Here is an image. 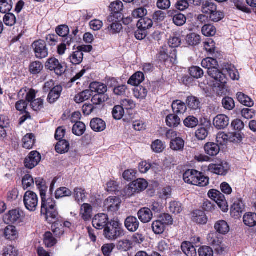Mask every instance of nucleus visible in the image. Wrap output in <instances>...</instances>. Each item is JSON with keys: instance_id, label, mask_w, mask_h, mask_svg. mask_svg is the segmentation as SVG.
Returning <instances> with one entry per match:
<instances>
[{"instance_id": "1", "label": "nucleus", "mask_w": 256, "mask_h": 256, "mask_svg": "<svg viewBox=\"0 0 256 256\" xmlns=\"http://www.w3.org/2000/svg\"><path fill=\"white\" fill-rule=\"evenodd\" d=\"M201 64L203 68L208 70V74L209 76L218 82V87L222 94L224 91L226 90L228 78L226 75L217 68V60L214 58H206L202 60Z\"/></svg>"}, {"instance_id": "2", "label": "nucleus", "mask_w": 256, "mask_h": 256, "mask_svg": "<svg viewBox=\"0 0 256 256\" xmlns=\"http://www.w3.org/2000/svg\"><path fill=\"white\" fill-rule=\"evenodd\" d=\"M184 182L199 186H206L209 183V178L194 170H188L183 174Z\"/></svg>"}, {"instance_id": "3", "label": "nucleus", "mask_w": 256, "mask_h": 256, "mask_svg": "<svg viewBox=\"0 0 256 256\" xmlns=\"http://www.w3.org/2000/svg\"><path fill=\"white\" fill-rule=\"evenodd\" d=\"M203 14L208 15L210 20L214 22H218L224 18L222 12L217 10V6L212 1H206L202 6Z\"/></svg>"}, {"instance_id": "4", "label": "nucleus", "mask_w": 256, "mask_h": 256, "mask_svg": "<svg viewBox=\"0 0 256 256\" xmlns=\"http://www.w3.org/2000/svg\"><path fill=\"white\" fill-rule=\"evenodd\" d=\"M38 195L32 191L28 190L24 196V202L26 208L30 212H34L38 206Z\"/></svg>"}, {"instance_id": "5", "label": "nucleus", "mask_w": 256, "mask_h": 256, "mask_svg": "<svg viewBox=\"0 0 256 256\" xmlns=\"http://www.w3.org/2000/svg\"><path fill=\"white\" fill-rule=\"evenodd\" d=\"M34 56L38 59H43L48 55V50L46 42L39 40L34 42L32 44Z\"/></svg>"}, {"instance_id": "6", "label": "nucleus", "mask_w": 256, "mask_h": 256, "mask_svg": "<svg viewBox=\"0 0 256 256\" xmlns=\"http://www.w3.org/2000/svg\"><path fill=\"white\" fill-rule=\"evenodd\" d=\"M208 196L217 204L223 212H226L228 210V205L225 196L220 191L212 190L208 192Z\"/></svg>"}, {"instance_id": "7", "label": "nucleus", "mask_w": 256, "mask_h": 256, "mask_svg": "<svg viewBox=\"0 0 256 256\" xmlns=\"http://www.w3.org/2000/svg\"><path fill=\"white\" fill-rule=\"evenodd\" d=\"M105 237L110 240H116L124 234L123 230L118 226V222H114L112 226H106L104 230Z\"/></svg>"}, {"instance_id": "8", "label": "nucleus", "mask_w": 256, "mask_h": 256, "mask_svg": "<svg viewBox=\"0 0 256 256\" xmlns=\"http://www.w3.org/2000/svg\"><path fill=\"white\" fill-rule=\"evenodd\" d=\"M121 200L116 196H110L104 202V207L108 212L114 214L120 208Z\"/></svg>"}, {"instance_id": "9", "label": "nucleus", "mask_w": 256, "mask_h": 256, "mask_svg": "<svg viewBox=\"0 0 256 256\" xmlns=\"http://www.w3.org/2000/svg\"><path fill=\"white\" fill-rule=\"evenodd\" d=\"M46 68L50 70H54L58 76H61L65 72L64 68L55 58H49L46 62Z\"/></svg>"}, {"instance_id": "10", "label": "nucleus", "mask_w": 256, "mask_h": 256, "mask_svg": "<svg viewBox=\"0 0 256 256\" xmlns=\"http://www.w3.org/2000/svg\"><path fill=\"white\" fill-rule=\"evenodd\" d=\"M40 160V154L36 151H32L25 158L24 164L26 168L32 169L38 164Z\"/></svg>"}, {"instance_id": "11", "label": "nucleus", "mask_w": 256, "mask_h": 256, "mask_svg": "<svg viewBox=\"0 0 256 256\" xmlns=\"http://www.w3.org/2000/svg\"><path fill=\"white\" fill-rule=\"evenodd\" d=\"M108 22L110 24L108 29L110 34H116L120 32L122 27L116 15H110L108 18Z\"/></svg>"}, {"instance_id": "12", "label": "nucleus", "mask_w": 256, "mask_h": 256, "mask_svg": "<svg viewBox=\"0 0 256 256\" xmlns=\"http://www.w3.org/2000/svg\"><path fill=\"white\" fill-rule=\"evenodd\" d=\"M230 168L228 164L226 162H222L220 164H210L208 170L210 172L221 176L226 175Z\"/></svg>"}, {"instance_id": "13", "label": "nucleus", "mask_w": 256, "mask_h": 256, "mask_svg": "<svg viewBox=\"0 0 256 256\" xmlns=\"http://www.w3.org/2000/svg\"><path fill=\"white\" fill-rule=\"evenodd\" d=\"M244 210V204L240 198L234 200L230 208V214L234 218H238Z\"/></svg>"}, {"instance_id": "14", "label": "nucleus", "mask_w": 256, "mask_h": 256, "mask_svg": "<svg viewBox=\"0 0 256 256\" xmlns=\"http://www.w3.org/2000/svg\"><path fill=\"white\" fill-rule=\"evenodd\" d=\"M108 218L107 214H100L94 216L92 219V226L96 229L102 230L108 224Z\"/></svg>"}, {"instance_id": "15", "label": "nucleus", "mask_w": 256, "mask_h": 256, "mask_svg": "<svg viewBox=\"0 0 256 256\" xmlns=\"http://www.w3.org/2000/svg\"><path fill=\"white\" fill-rule=\"evenodd\" d=\"M229 124V118L225 114H220L216 116L214 119V126L218 130L226 128Z\"/></svg>"}, {"instance_id": "16", "label": "nucleus", "mask_w": 256, "mask_h": 256, "mask_svg": "<svg viewBox=\"0 0 256 256\" xmlns=\"http://www.w3.org/2000/svg\"><path fill=\"white\" fill-rule=\"evenodd\" d=\"M42 205L41 212H46L47 210H50L56 208V202L52 198H47L46 194L41 196Z\"/></svg>"}, {"instance_id": "17", "label": "nucleus", "mask_w": 256, "mask_h": 256, "mask_svg": "<svg viewBox=\"0 0 256 256\" xmlns=\"http://www.w3.org/2000/svg\"><path fill=\"white\" fill-rule=\"evenodd\" d=\"M124 226L129 232H135L139 228L140 222L136 217L130 216L125 220Z\"/></svg>"}, {"instance_id": "18", "label": "nucleus", "mask_w": 256, "mask_h": 256, "mask_svg": "<svg viewBox=\"0 0 256 256\" xmlns=\"http://www.w3.org/2000/svg\"><path fill=\"white\" fill-rule=\"evenodd\" d=\"M138 216L142 222L147 223L152 220L153 214L150 208H143L138 211Z\"/></svg>"}, {"instance_id": "19", "label": "nucleus", "mask_w": 256, "mask_h": 256, "mask_svg": "<svg viewBox=\"0 0 256 256\" xmlns=\"http://www.w3.org/2000/svg\"><path fill=\"white\" fill-rule=\"evenodd\" d=\"M84 58L83 52L76 50L72 52L67 58V60L73 65H78L82 63Z\"/></svg>"}, {"instance_id": "20", "label": "nucleus", "mask_w": 256, "mask_h": 256, "mask_svg": "<svg viewBox=\"0 0 256 256\" xmlns=\"http://www.w3.org/2000/svg\"><path fill=\"white\" fill-rule=\"evenodd\" d=\"M92 208L90 204L86 203L82 204L80 210V216L84 221L92 218Z\"/></svg>"}, {"instance_id": "21", "label": "nucleus", "mask_w": 256, "mask_h": 256, "mask_svg": "<svg viewBox=\"0 0 256 256\" xmlns=\"http://www.w3.org/2000/svg\"><path fill=\"white\" fill-rule=\"evenodd\" d=\"M62 90V88L60 86H56L50 92L47 100L50 104L54 103L60 96Z\"/></svg>"}, {"instance_id": "22", "label": "nucleus", "mask_w": 256, "mask_h": 256, "mask_svg": "<svg viewBox=\"0 0 256 256\" xmlns=\"http://www.w3.org/2000/svg\"><path fill=\"white\" fill-rule=\"evenodd\" d=\"M88 193L86 190L81 187L74 188V198L79 204L83 202L87 198Z\"/></svg>"}, {"instance_id": "23", "label": "nucleus", "mask_w": 256, "mask_h": 256, "mask_svg": "<svg viewBox=\"0 0 256 256\" xmlns=\"http://www.w3.org/2000/svg\"><path fill=\"white\" fill-rule=\"evenodd\" d=\"M90 91L95 92L96 94H105V93L108 90L107 86L102 82H92L90 84Z\"/></svg>"}, {"instance_id": "24", "label": "nucleus", "mask_w": 256, "mask_h": 256, "mask_svg": "<svg viewBox=\"0 0 256 256\" xmlns=\"http://www.w3.org/2000/svg\"><path fill=\"white\" fill-rule=\"evenodd\" d=\"M204 150L207 154L210 156H215L219 153L220 148L218 144L209 142L205 144Z\"/></svg>"}, {"instance_id": "25", "label": "nucleus", "mask_w": 256, "mask_h": 256, "mask_svg": "<svg viewBox=\"0 0 256 256\" xmlns=\"http://www.w3.org/2000/svg\"><path fill=\"white\" fill-rule=\"evenodd\" d=\"M46 211V212H42L41 214L46 216V220L48 223L52 224L60 220V216L56 208L50 210H47Z\"/></svg>"}, {"instance_id": "26", "label": "nucleus", "mask_w": 256, "mask_h": 256, "mask_svg": "<svg viewBox=\"0 0 256 256\" xmlns=\"http://www.w3.org/2000/svg\"><path fill=\"white\" fill-rule=\"evenodd\" d=\"M192 220L200 224H204L207 222L208 218L204 212L200 210H196L192 213Z\"/></svg>"}, {"instance_id": "27", "label": "nucleus", "mask_w": 256, "mask_h": 256, "mask_svg": "<svg viewBox=\"0 0 256 256\" xmlns=\"http://www.w3.org/2000/svg\"><path fill=\"white\" fill-rule=\"evenodd\" d=\"M90 126L95 132H100L104 130L106 128V122L100 118H93L90 123Z\"/></svg>"}, {"instance_id": "28", "label": "nucleus", "mask_w": 256, "mask_h": 256, "mask_svg": "<svg viewBox=\"0 0 256 256\" xmlns=\"http://www.w3.org/2000/svg\"><path fill=\"white\" fill-rule=\"evenodd\" d=\"M22 214V212L19 210H12L5 215L4 219L8 222L14 223L20 220Z\"/></svg>"}, {"instance_id": "29", "label": "nucleus", "mask_w": 256, "mask_h": 256, "mask_svg": "<svg viewBox=\"0 0 256 256\" xmlns=\"http://www.w3.org/2000/svg\"><path fill=\"white\" fill-rule=\"evenodd\" d=\"M38 91L32 89H27L26 88L21 89L18 92V96H23L26 93V100L27 102H31L35 100Z\"/></svg>"}, {"instance_id": "30", "label": "nucleus", "mask_w": 256, "mask_h": 256, "mask_svg": "<svg viewBox=\"0 0 256 256\" xmlns=\"http://www.w3.org/2000/svg\"><path fill=\"white\" fill-rule=\"evenodd\" d=\"M52 230L56 236L60 237L62 236L64 232L63 222L60 220L52 223Z\"/></svg>"}, {"instance_id": "31", "label": "nucleus", "mask_w": 256, "mask_h": 256, "mask_svg": "<svg viewBox=\"0 0 256 256\" xmlns=\"http://www.w3.org/2000/svg\"><path fill=\"white\" fill-rule=\"evenodd\" d=\"M4 234L6 239L13 240L17 238L18 232L15 226H8L4 229Z\"/></svg>"}, {"instance_id": "32", "label": "nucleus", "mask_w": 256, "mask_h": 256, "mask_svg": "<svg viewBox=\"0 0 256 256\" xmlns=\"http://www.w3.org/2000/svg\"><path fill=\"white\" fill-rule=\"evenodd\" d=\"M214 228L217 232L220 234H225L230 230V227L228 223L224 220H220L214 224Z\"/></svg>"}, {"instance_id": "33", "label": "nucleus", "mask_w": 256, "mask_h": 256, "mask_svg": "<svg viewBox=\"0 0 256 256\" xmlns=\"http://www.w3.org/2000/svg\"><path fill=\"white\" fill-rule=\"evenodd\" d=\"M182 252L187 256H196V250L192 244L188 242H183L181 246Z\"/></svg>"}, {"instance_id": "34", "label": "nucleus", "mask_w": 256, "mask_h": 256, "mask_svg": "<svg viewBox=\"0 0 256 256\" xmlns=\"http://www.w3.org/2000/svg\"><path fill=\"white\" fill-rule=\"evenodd\" d=\"M22 146L26 149H31L32 148L35 143V136L32 134H26L22 140Z\"/></svg>"}, {"instance_id": "35", "label": "nucleus", "mask_w": 256, "mask_h": 256, "mask_svg": "<svg viewBox=\"0 0 256 256\" xmlns=\"http://www.w3.org/2000/svg\"><path fill=\"white\" fill-rule=\"evenodd\" d=\"M112 11L110 15H116L117 18H120V12L123 10V4L120 0H117L112 2L110 6Z\"/></svg>"}, {"instance_id": "36", "label": "nucleus", "mask_w": 256, "mask_h": 256, "mask_svg": "<svg viewBox=\"0 0 256 256\" xmlns=\"http://www.w3.org/2000/svg\"><path fill=\"white\" fill-rule=\"evenodd\" d=\"M144 74L142 72H138L130 78L128 82L132 86H138L144 81Z\"/></svg>"}, {"instance_id": "37", "label": "nucleus", "mask_w": 256, "mask_h": 256, "mask_svg": "<svg viewBox=\"0 0 256 256\" xmlns=\"http://www.w3.org/2000/svg\"><path fill=\"white\" fill-rule=\"evenodd\" d=\"M186 40L188 45L196 46L200 42L201 38L200 36L197 34L190 33L186 36Z\"/></svg>"}, {"instance_id": "38", "label": "nucleus", "mask_w": 256, "mask_h": 256, "mask_svg": "<svg viewBox=\"0 0 256 256\" xmlns=\"http://www.w3.org/2000/svg\"><path fill=\"white\" fill-rule=\"evenodd\" d=\"M130 184L137 193L144 190L148 186V182L142 178L134 180Z\"/></svg>"}, {"instance_id": "39", "label": "nucleus", "mask_w": 256, "mask_h": 256, "mask_svg": "<svg viewBox=\"0 0 256 256\" xmlns=\"http://www.w3.org/2000/svg\"><path fill=\"white\" fill-rule=\"evenodd\" d=\"M172 106L174 112L176 114H184L186 110L185 103L180 100L174 101Z\"/></svg>"}, {"instance_id": "40", "label": "nucleus", "mask_w": 256, "mask_h": 256, "mask_svg": "<svg viewBox=\"0 0 256 256\" xmlns=\"http://www.w3.org/2000/svg\"><path fill=\"white\" fill-rule=\"evenodd\" d=\"M237 99L240 103L245 106L251 107L254 106V101L248 96L242 92H238L236 94Z\"/></svg>"}, {"instance_id": "41", "label": "nucleus", "mask_w": 256, "mask_h": 256, "mask_svg": "<svg viewBox=\"0 0 256 256\" xmlns=\"http://www.w3.org/2000/svg\"><path fill=\"white\" fill-rule=\"evenodd\" d=\"M243 220L244 224L250 227H252L256 226V214L248 212L246 214Z\"/></svg>"}, {"instance_id": "42", "label": "nucleus", "mask_w": 256, "mask_h": 256, "mask_svg": "<svg viewBox=\"0 0 256 256\" xmlns=\"http://www.w3.org/2000/svg\"><path fill=\"white\" fill-rule=\"evenodd\" d=\"M92 95V92L90 90H86L76 94L74 100L76 103L80 104L88 100Z\"/></svg>"}, {"instance_id": "43", "label": "nucleus", "mask_w": 256, "mask_h": 256, "mask_svg": "<svg viewBox=\"0 0 256 256\" xmlns=\"http://www.w3.org/2000/svg\"><path fill=\"white\" fill-rule=\"evenodd\" d=\"M223 70L228 72L232 80L238 79V72L234 66L227 64L224 66Z\"/></svg>"}, {"instance_id": "44", "label": "nucleus", "mask_w": 256, "mask_h": 256, "mask_svg": "<svg viewBox=\"0 0 256 256\" xmlns=\"http://www.w3.org/2000/svg\"><path fill=\"white\" fill-rule=\"evenodd\" d=\"M148 90L142 86H137L134 89V94L136 98L144 100L148 95Z\"/></svg>"}, {"instance_id": "45", "label": "nucleus", "mask_w": 256, "mask_h": 256, "mask_svg": "<svg viewBox=\"0 0 256 256\" xmlns=\"http://www.w3.org/2000/svg\"><path fill=\"white\" fill-rule=\"evenodd\" d=\"M86 128V125L84 122H76L73 126L72 132L74 134L77 136H81L85 132Z\"/></svg>"}, {"instance_id": "46", "label": "nucleus", "mask_w": 256, "mask_h": 256, "mask_svg": "<svg viewBox=\"0 0 256 256\" xmlns=\"http://www.w3.org/2000/svg\"><path fill=\"white\" fill-rule=\"evenodd\" d=\"M56 146V150L59 154L65 153L69 150L70 144L66 140H58Z\"/></svg>"}, {"instance_id": "47", "label": "nucleus", "mask_w": 256, "mask_h": 256, "mask_svg": "<svg viewBox=\"0 0 256 256\" xmlns=\"http://www.w3.org/2000/svg\"><path fill=\"white\" fill-rule=\"evenodd\" d=\"M166 123L170 127H176L180 124V119L178 116L170 114L166 116Z\"/></svg>"}, {"instance_id": "48", "label": "nucleus", "mask_w": 256, "mask_h": 256, "mask_svg": "<svg viewBox=\"0 0 256 256\" xmlns=\"http://www.w3.org/2000/svg\"><path fill=\"white\" fill-rule=\"evenodd\" d=\"M44 242L47 247L50 248L56 244L57 240L51 232H47L44 236Z\"/></svg>"}, {"instance_id": "49", "label": "nucleus", "mask_w": 256, "mask_h": 256, "mask_svg": "<svg viewBox=\"0 0 256 256\" xmlns=\"http://www.w3.org/2000/svg\"><path fill=\"white\" fill-rule=\"evenodd\" d=\"M44 97L42 96L31 102L30 106L33 110L39 112L44 108Z\"/></svg>"}, {"instance_id": "50", "label": "nucleus", "mask_w": 256, "mask_h": 256, "mask_svg": "<svg viewBox=\"0 0 256 256\" xmlns=\"http://www.w3.org/2000/svg\"><path fill=\"white\" fill-rule=\"evenodd\" d=\"M152 25V20L148 18H142L137 23V26L138 28H142L145 30L150 28Z\"/></svg>"}, {"instance_id": "51", "label": "nucleus", "mask_w": 256, "mask_h": 256, "mask_svg": "<svg viewBox=\"0 0 256 256\" xmlns=\"http://www.w3.org/2000/svg\"><path fill=\"white\" fill-rule=\"evenodd\" d=\"M72 194V192L68 188L60 187L55 192V198L56 199H59L66 196H70Z\"/></svg>"}, {"instance_id": "52", "label": "nucleus", "mask_w": 256, "mask_h": 256, "mask_svg": "<svg viewBox=\"0 0 256 256\" xmlns=\"http://www.w3.org/2000/svg\"><path fill=\"white\" fill-rule=\"evenodd\" d=\"M184 140L180 138H177L171 140L170 147L172 150L178 151L182 150L184 148Z\"/></svg>"}, {"instance_id": "53", "label": "nucleus", "mask_w": 256, "mask_h": 256, "mask_svg": "<svg viewBox=\"0 0 256 256\" xmlns=\"http://www.w3.org/2000/svg\"><path fill=\"white\" fill-rule=\"evenodd\" d=\"M35 182L38 188L40 190V196L46 194L48 186H46V182L44 179L41 178H38L35 179Z\"/></svg>"}, {"instance_id": "54", "label": "nucleus", "mask_w": 256, "mask_h": 256, "mask_svg": "<svg viewBox=\"0 0 256 256\" xmlns=\"http://www.w3.org/2000/svg\"><path fill=\"white\" fill-rule=\"evenodd\" d=\"M202 34L206 36H212L216 34V27L210 24L204 25L202 28Z\"/></svg>"}, {"instance_id": "55", "label": "nucleus", "mask_w": 256, "mask_h": 256, "mask_svg": "<svg viewBox=\"0 0 256 256\" xmlns=\"http://www.w3.org/2000/svg\"><path fill=\"white\" fill-rule=\"evenodd\" d=\"M152 227L153 232L156 234H162L166 228L164 224L160 220L154 221L152 224Z\"/></svg>"}, {"instance_id": "56", "label": "nucleus", "mask_w": 256, "mask_h": 256, "mask_svg": "<svg viewBox=\"0 0 256 256\" xmlns=\"http://www.w3.org/2000/svg\"><path fill=\"white\" fill-rule=\"evenodd\" d=\"M232 135L234 136V133L226 134L224 132H219L216 136V141L220 144H224L228 141H232V140L230 138Z\"/></svg>"}, {"instance_id": "57", "label": "nucleus", "mask_w": 256, "mask_h": 256, "mask_svg": "<svg viewBox=\"0 0 256 256\" xmlns=\"http://www.w3.org/2000/svg\"><path fill=\"white\" fill-rule=\"evenodd\" d=\"M30 71L33 74H39L43 69L44 66L42 63L39 61H35L30 64Z\"/></svg>"}, {"instance_id": "58", "label": "nucleus", "mask_w": 256, "mask_h": 256, "mask_svg": "<svg viewBox=\"0 0 256 256\" xmlns=\"http://www.w3.org/2000/svg\"><path fill=\"white\" fill-rule=\"evenodd\" d=\"M186 104L189 108L196 110L200 108V102L197 98L190 96L187 98Z\"/></svg>"}, {"instance_id": "59", "label": "nucleus", "mask_w": 256, "mask_h": 256, "mask_svg": "<svg viewBox=\"0 0 256 256\" xmlns=\"http://www.w3.org/2000/svg\"><path fill=\"white\" fill-rule=\"evenodd\" d=\"M12 8V0H2L0 2V12L6 14L9 12Z\"/></svg>"}, {"instance_id": "60", "label": "nucleus", "mask_w": 256, "mask_h": 256, "mask_svg": "<svg viewBox=\"0 0 256 256\" xmlns=\"http://www.w3.org/2000/svg\"><path fill=\"white\" fill-rule=\"evenodd\" d=\"M108 98L106 94H96L92 97L91 101L93 104L100 105L104 104Z\"/></svg>"}, {"instance_id": "61", "label": "nucleus", "mask_w": 256, "mask_h": 256, "mask_svg": "<svg viewBox=\"0 0 256 256\" xmlns=\"http://www.w3.org/2000/svg\"><path fill=\"white\" fill-rule=\"evenodd\" d=\"M207 238L208 243L213 246H219L222 242L221 238H218L216 234L214 232L209 234Z\"/></svg>"}, {"instance_id": "62", "label": "nucleus", "mask_w": 256, "mask_h": 256, "mask_svg": "<svg viewBox=\"0 0 256 256\" xmlns=\"http://www.w3.org/2000/svg\"><path fill=\"white\" fill-rule=\"evenodd\" d=\"M124 114V109L121 105L115 106L112 111V116L116 120H120Z\"/></svg>"}, {"instance_id": "63", "label": "nucleus", "mask_w": 256, "mask_h": 256, "mask_svg": "<svg viewBox=\"0 0 256 256\" xmlns=\"http://www.w3.org/2000/svg\"><path fill=\"white\" fill-rule=\"evenodd\" d=\"M136 192L132 184H129L126 186L121 192V195L126 198L134 196Z\"/></svg>"}, {"instance_id": "64", "label": "nucleus", "mask_w": 256, "mask_h": 256, "mask_svg": "<svg viewBox=\"0 0 256 256\" xmlns=\"http://www.w3.org/2000/svg\"><path fill=\"white\" fill-rule=\"evenodd\" d=\"M170 211L174 214H178L182 210V204L176 201H173L169 204Z\"/></svg>"}]
</instances>
